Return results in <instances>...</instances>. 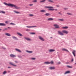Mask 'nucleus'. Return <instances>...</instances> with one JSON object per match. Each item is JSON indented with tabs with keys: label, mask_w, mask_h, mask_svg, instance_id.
<instances>
[{
	"label": "nucleus",
	"mask_w": 76,
	"mask_h": 76,
	"mask_svg": "<svg viewBox=\"0 0 76 76\" xmlns=\"http://www.w3.org/2000/svg\"><path fill=\"white\" fill-rule=\"evenodd\" d=\"M45 64H50V63L49 62H48V61L45 62Z\"/></svg>",
	"instance_id": "nucleus-25"
},
{
	"label": "nucleus",
	"mask_w": 76,
	"mask_h": 76,
	"mask_svg": "<svg viewBox=\"0 0 76 76\" xmlns=\"http://www.w3.org/2000/svg\"><path fill=\"white\" fill-rule=\"evenodd\" d=\"M7 30V28H5L4 29V30H3V31H4V30Z\"/></svg>",
	"instance_id": "nucleus-44"
},
{
	"label": "nucleus",
	"mask_w": 76,
	"mask_h": 76,
	"mask_svg": "<svg viewBox=\"0 0 76 76\" xmlns=\"http://www.w3.org/2000/svg\"><path fill=\"white\" fill-rule=\"evenodd\" d=\"M26 27L27 28H35V27H37V26H26Z\"/></svg>",
	"instance_id": "nucleus-9"
},
{
	"label": "nucleus",
	"mask_w": 76,
	"mask_h": 76,
	"mask_svg": "<svg viewBox=\"0 0 76 76\" xmlns=\"http://www.w3.org/2000/svg\"><path fill=\"white\" fill-rule=\"evenodd\" d=\"M59 20H60V21H64V19H59Z\"/></svg>",
	"instance_id": "nucleus-30"
},
{
	"label": "nucleus",
	"mask_w": 76,
	"mask_h": 76,
	"mask_svg": "<svg viewBox=\"0 0 76 76\" xmlns=\"http://www.w3.org/2000/svg\"><path fill=\"white\" fill-rule=\"evenodd\" d=\"M0 12V13H3L4 14H5V12L4 11H1Z\"/></svg>",
	"instance_id": "nucleus-26"
},
{
	"label": "nucleus",
	"mask_w": 76,
	"mask_h": 76,
	"mask_svg": "<svg viewBox=\"0 0 76 76\" xmlns=\"http://www.w3.org/2000/svg\"><path fill=\"white\" fill-rule=\"evenodd\" d=\"M7 73V72L6 71H4L3 73V75H5V74H6V73Z\"/></svg>",
	"instance_id": "nucleus-32"
},
{
	"label": "nucleus",
	"mask_w": 76,
	"mask_h": 76,
	"mask_svg": "<svg viewBox=\"0 0 76 76\" xmlns=\"http://www.w3.org/2000/svg\"><path fill=\"white\" fill-rule=\"evenodd\" d=\"M66 67H68V68H72V66H69V65L67 66Z\"/></svg>",
	"instance_id": "nucleus-28"
},
{
	"label": "nucleus",
	"mask_w": 76,
	"mask_h": 76,
	"mask_svg": "<svg viewBox=\"0 0 76 76\" xmlns=\"http://www.w3.org/2000/svg\"><path fill=\"white\" fill-rule=\"evenodd\" d=\"M75 64H76V63H75Z\"/></svg>",
	"instance_id": "nucleus-57"
},
{
	"label": "nucleus",
	"mask_w": 76,
	"mask_h": 76,
	"mask_svg": "<svg viewBox=\"0 0 76 76\" xmlns=\"http://www.w3.org/2000/svg\"><path fill=\"white\" fill-rule=\"evenodd\" d=\"M62 51H67L68 52H69V51H68L65 48H63L62 49Z\"/></svg>",
	"instance_id": "nucleus-23"
},
{
	"label": "nucleus",
	"mask_w": 76,
	"mask_h": 76,
	"mask_svg": "<svg viewBox=\"0 0 76 76\" xmlns=\"http://www.w3.org/2000/svg\"><path fill=\"white\" fill-rule=\"evenodd\" d=\"M39 38L42 41H44V38H43L42 37H41L39 36Z\"/></svg>",
	"instance_id": "nucleus-6"
},
{
	"label": "nucleus",
	"mask_w": 76,
	"mask_h": 76,
	"mask_svg": "<svg viewBox=\"0 0 76 76\" xmlns=\"http://www.w3.org/2000/svg\"><path fill=\"white\" fill-rule=\"evenodd\" d=\"M70 73V71H67L64 74V75H66L67 74V73Z\"/></svg>",
	"instance_id": "nucleus-24"
},
{
	"label": "nucleus",
	"mask_w": 76,
	"mask_h": 76,
	"mask_svg": "<svg viewBox=\"0 0 76 76\" xmlns=\"http://www.w3.org/2000/svg\"><path fill=\"white\" fill-rule=\"evenodd\" d=\"M25 39H26L27 40V41H31V39L29 38L25 37Z\"/></svg>",
	"instance_id": "nucleus-20"
},
{
	"label": "nucleus",
	"mask_w": 76,
	"mask_h": 76,
	"mask_svg": "<svg viewBox=\"0 0 76 76\" xmlns=\"http://www.w3.org/2000/svg\"><path fill=\"white\" fill-rule=\"evenodd\" d=\"M73 61V59H72V61Z\"/></svg>",
	"instance_id": "nucleus-52"
},
{
	"label": "nucleus",
	"mask_w": 76,
	"mask_h": 76,
	"mask_svg": "<svg viewBox=\"0 0 76 76\" xmlns=\"http://www.w3.org/2000/svg\"><path fill=\"white\" fill-rule=\"evenodd\" d=\"M45 15L46 16H50V14L49 13H46L45 14Z\"/></svg>",
	"instance_id": "nucleus-27"
},
{
	"label": "nucleus",
	"mask_w": 76,
	"mask_h": 76,
	"mask_svg": "<svg viewBox=\"0 0 76 76\" xmlns=\"http://www.w3.org/2000/svg\"><path fill=\"white\" fill-rule=\"evenodd\" d=\"M14 12L15 13H16L18 14V13H20L19 12H18L17 11H14Z\"/></svg>",
	"instance_id": "nucleus-29"
},
{
	"label": "nucleus",
	"mask_w": 76,
	"mask_h": 76,
	"mask_svg": "<svg viewBox=\"0 0 76 76\" xmlns=\"http://www.w3.org/2000/svg\"><path fill=\"white\" fill-rule=\"evenodd\" d=\"M4 49L5 50L6 49V48H4Z\"/></svg>",
	"instance_id": "nucleus-56"
},
{
	"label": "nucleus",
	"mask_w": 76,
	"mask_h": 76,
	"mask_svg": "<svg viewBox=\"0 0 76 76\" xmlns=\"http://www.w3.org/2000/svg\"><path fill=\"white\" fill-rule=\"evenodd\" d=\"M30 34H35V33H31Z\"/></svg>",
	"instance_id": "nucleus-40"
},
{
	"label": "nucleus",
	"mask_w": 76,
	"mask_h": 76,
	"mask_svg": "<svg viewBox=\"0 0 76 76\" xmlns=\"http://www.w3.org/2000/svg\"><path fill=\"white\" fill-rule=\"evenodd\" d=\"M53 38V37H50V38Z\"/></svg>",
	"instance_id": "nucleus-54"
},
{
	"label": "nucleus",
	"mask_w": 76,
	"mask_h": 76,
	"mask_svg": "<svg viewBox=\"0 0 76 76\" xmlns=\"http://www.w3.org/2000/svg\"><path fill=\"white\" fill-rule=\"evenodd\" d=\"M44 1H45V0H42V1H40V2H44Z\"/></svg>",
	"instance_id": "nucleus-38"
},
{
	"label": "nucleus",
	"mask_w": 76,
	"mask_h": 76,
	"mask_svg": "<svg viewBox=\"0 0 76 76\" xmlns=\"http://www.w3.org/2000/svg\"><path fill=\"white\" fill-rule=\"evenodd\" d=\"M55 51V50L54 49H50L49 50V52H53Z\"/></svg>",
	"instance_id": "nucleus-17"
},
{
	"label": "nucleus",
	"mask_w": 76,
	"mask_h": 76,
	"mask_svg": "<svg viewBox=\"0 0 76 76\" xmlns=\"http://www.w3.org/2000/svg\"><path fill=\"white\" fill-rule=\"evenodd\" d=\"M53 26H55V28H59V26L57 24H54Z\"/></svg>",
	"instance_id": "nucleus-7"
},
{
	"label": "nucleus",
	"mask_w": 76,
	"mask_h": 76,
	"mask_svg": "<svg viewBox=\"0 0 76 76\" xmlns=\"http://www.w3.org/2000/svg\"><path fill=\"white\" fill-rule=\"evenodd\" d=\"M72 54H73L74 57H75V53H76V51H75V50H73V51H72Z\"/></svg>",
	"instance_id": "nucleus-18"
},
{
	"label": "nucleus",
	"mask_w": 76,
	"mask_h": 76,
	"mask_svg": "<svg viewBox=\"0 0 76 76\" xmlns=\"http://www.w3.org/2000/svg\"><path fill=\"white\" fill-rule=\"evenodd\" d=\"M29 16H34V15L32 14H30L29 15Z\"/></svg>",
	"instance_id": "nucleus-39"
},
{
	"label": "nucleus",
	"mask_w": 76,
	"mask_h": 76,
	"mask_svg": "<svg viewBox=\"0 0 76 76\" xmlns=\"http://www.w3.org/2000/svg\"><path fill=\"white\" fill-rule=\"evenodd\" d=\"M27 52H28V53H32V51H26Z\"/></svg>",
	"instance_id": "nucleus-33"
},
{
	"label": "nucleus",
	"mask_w": 76,
	"mask_h": 76,
	"mask_svg": "<svg viewBox=\"0 0 76 76\" xmlns=\"http://www.w3.org/2000/svg\"><path fill=\"white\" fill-rule=\"evenodd\" d=\"M49 69L50 70H54L56 69V67L55 66H51L49 67Z\"/></svg>",
	"instance_id": "nucleus-5"
},
{
	"label": "nucleus",
	"mask_w": 76,
	"mask_h": 76,
	"mask_svg": "<svg viewBox=\"0 0 76 76\" xmlns=\"http://www.w3.org/2000/svg\"><path fill=\"white\" fill-rule=\"evenodd\" d=\"M56 6L57 7H59V6L58 5H57Z\"/></svg>",
	"instance_id": "nucleus-51"
},
{
	"label": "nucleus",
	"mask_w": 76,
	"mask_h": 76,
	"mask_svg": "<svg viewBox=\"0 0 76 76\" xmlns=\"http://www.w3.org/2000/svg\"><path fill=\"white\" fill-rule=\"evenodd\" d=\"M8 69H10V68H11V67H8Z\"/></svg>",
	"instance_id": "nucleus-50"
},
{
	"label": "nucleus",
	"mask_w": 76,
	"mask_h": 76,
	"mask_svg": "<svg viewBox=\"0 0 76 76\" xmlns=\"http://www.w3.org/2000/svg\"><path fill=\"white\" fill-rule=\"evenodd\" d=\"M48 1L49 2H50V3H54V1H52L51 0H48Z\"/></svg>",
	"instance_id": "nucleus-22"
},
{
	"label": "nucleus",
	"mask_w": 76,
	"mask_h": 76,
	"mask_svg": "<svg viewBox=\"0 0 76 76\" xmlns=\"http://www.w3.org/2000/svg\"><path fill=\"white\" fill-rule=\"evenodd\" d=\"M8 28L9 29H10V27H8Z\"/></svg>",
	"instance_id": "nucleus-53"
},
{
	"label": "nucleus",
	"mask_w": 76,
	"mask_h": 76,
	"mask_svg": "<svg viewBox=\"0 0 76 76\" xmlns=\"http://www.w3.org/2000/svg\"><path fill=\"white\" fill-rule=\"evenodd\" d=\"M29 5V6H33V4H30Z\"/></svg>",
	"instance_id": "nucleus-45"
},
{
	"label": "nucleus",
	"mask_w": 76,
	"mask_h": 76,
	"mask_svg": "<svg viewBox=\"0 0 76 76\" xmlns=\"http://www.w3.org/2000/svg\"><path fill=\"white\" fill-rule=\"evenodd\" d=\"M31 59L32 60H35V58H31Z\"/></svg>",
	"instance_id": "nucleus-41"
},
{
	"label": "nucleus",
	"mask_w": 76,
	"mask_h": 76,
	"mask_svg": "<svg viewBox=\"0 0 76 76\" xmlns=\"http://www.w3.org/2000/svg\"><path fill=\"white\" fill-rule=\"evenodd\" d=\"M58 14H59L60 15H61V12H58Z\"/></svg>",
	"instance_id": "nucleus-48"
},
{
	"label": "nucleus",
	"mask_w": 76,
	"mask_h": 76,
	"mask_svg": "<svg viewBox=\"0 0 76 76\" xmlns=\"http://www.w3.org/2000/svg\"><path fill=\"white\" fill-rule=\"evenodd\" d=\"M58 34H59L60 35L63 36L64 35V34H63L62 32L60 31H58Z\"/></svg>",
	"instance_id": "nucleus-3"
},
{
	"label": "nucleus",
	"mask_w": 76,
	"mask_h": 76,
	"mask_svg": "<svg viewBox=\"0 0 76 76\" xmlns=\"http://www.w3.org/2000/svg\"><path fill=\"white\" fill-rule=\"evenodd\" d=\"M26 31H30V30L28 29H27L26 30Z\"/></svg>",
	"instance_id": "nucleus-42"
},
{
	"label": "nucleus",
	"mask_w": 76,
	"mask_h": 76,
	"mask_svg": "<svg viewBox=\"0 0 76 76\" xmlns=\"http://www.w3.org/2000/svg\"><path fill=\"white\" fill-rule=\"evenodd\" d=\"M17 34L18 35H19V36H20V37H22L23 36V35H22V34H20L19 32L17 33Z\"/></svg>",
	"instance_id": "nucleus-12"
},
{
	"label": "nucleus",
	"mask_w": 76,
	"mask_h": 76,
	"mask_svg": "<svg viewBox=\"0 0 76 76\" xmlns=\"http://www.w3.org/2000/svg\"><path fill=\"white\" fill-rule=\"evenodd\" d=\"M64 10H68V8H64Z\"/></svg>",
	"instance_id": "nucleus-36"
},
{
	"label": "nucleus",
	"mask_w": 76,
	"mask_h": 76,
	"mask_svg": "<svg viewBox=\"0 0 76 76\" xmlns=\"http://www.w3.org/2000/svg\"><path fill=\"white\" fill-rule=\"evenodd\" d=\"M62 29H68V27L67 26H65L63 27H62Z\"/></svg>",
	"instance_id": "nucleus-10"
},
{
	"label": "nucleus",
	"mask_w": 76,
	"mask_h": 76,
	"mask_svg": "<svg viewBox=\"0 0 76 76\" xmlns=\"http://www.w3.org/2000/svg\"><path fill=\"white\" fill-rule=\"evenodd\" d=\"M15 50L17 51H18V52H20V53H21V51L19 50L18 49H15Z\"/></svg>",
	"instance_id": "nucleus-21"
},
{
	"label": "nucleus",
	"mask_w": 76,
	"mask_h": 76,
	"mask_svg": "<svg viewBox=\"0 0 76 76\" xmlns=\"http://www.w3.org/2000/svg\"><path fill=\"white\" fill-rule=\"evenodd\" d=\"M6 25L4 23H0V26H6Z\"/></svg>",
	"instance_id": "nucleus-14"
},
{
	"label": "nucleus",
	"mask_w": 76,
	"mask_h": 76,
	"mask_svg": "<svg viewBox=\"0 0 76 76\" xmlns=\"http://www.w3.org/2000/svg\"><path fill=\"white\" fill-rule=\"evenodd\" d=\"M62 32H63V33H64V34H68V31L65 30H62Z\"/></svg>",
	"instance_id": "nucleus-4"
},
{
	"label": "nucleus",
	"mask_w": 76,
	"mask_h": 76,
	"mask_svg": "<svg viewBox=\"0 0 76 76\" xmlns=\"http://www.w3.org/2000/svg\"><path fill=\"white\" fill-rule=\"evenodd\" d=\"M60 63H60V62H59L57 63L58 64H60Z\"/></svg>",
	"instance_id": "nucleus-46"
},
{
	"label": "nucleus",
	"mask_w": 76,
	"mask_h": 76,
	"mask_svg": "<svg viewBox=\"0 0 76 76\" xmlns=\"http://www.w3.org/2000/svg\"><path fill=\"white\" fill-rule=\"evenodd\" d=\"M54 10H55V11H57V9H54Z\"/></svg>",
	"instance_id": "nucleus-49"
},
{
	"label": "nucleus",
	"mask_w": 76,
	"mask_h": 76,
	"mask_svg": "<svg viewBox=\"0 0 76 76\" xmlns=\"http://www.w3.org/2000/svg\"><path fill=\"white\" fill-rule=\"evenodd\" d=\"M48 20H53L54 19L52 18H49L48 19Z\"/></svg>",
	"instance_id": "nucleus-15"
},
{
	"label": "nucleus",
	"mask_w": 76,
	"mask_h": 76,
	"mask_svg": "<svg viewBox=\"0 0 76 76\" xmlns=\"http://www.w3.org/2000/svg\"><path fill=\"white\" fill-rule=\"evenodd\" d=\"M5 23H7V24L9 23V21H5Z\"/></svg>",
	"instance_id": "nucleus-35"
},
{
	"label": "nucleus",
	"mask_w": 76,
	"mask_h": 76,
	"mask_svg": "<svg viewBox=\"0 0 76 76\" xmlns=\"http://www.w3.org/2000/svg\"><path fill=\"white\" fill-rule=\"evenodd\" d=\"M45 8H48L49 10H54V9L51 8H53V7H45Z\"/></svg>",
	"instance_id": "nucleus-2"
},
{
	"label": "nucleus",
	"mask_w": 76,
	"mask_h": 76,
	"mask_svg": "<svg viewBox=\"0 0 76 76\" xmlns=\"http://www.w3.org/2000/svg\"><path fill=\"white\" fill-rule=\"evenodd\" d=\"M15 63H18V62L16 61H15Z\"/></svg>",
	"instance_id": "nucleus-47"
},
{
	"label": "nucleus",
	"mask_w": 76,
	"mask_h": 76,
	"mask_svg": "<svg viewBox=\"0 0 76 76\" xmlns=\"http://www.w3.org/2000/svg\"><path fill=\"white\" fill-rule=\"evenodd\" d=\"M10 57H12V58H14V57H16V55H13V54H11L10 55Z\"/></svg>",
	"instance_id": "nucleus-8"
},
{
	"label": "nucleus",
	"mask_w": 76,
	"mask_h": 76,
	"mask_svg": "<svg viewBox=\"0 0 76 76\" xmlns=\"http://www.w3.org/2000/svg\"><path fill=\"white\" fill-rule=\"evenodd\" d=\"M67 15H73L72 13H67Z\"/></svg>",
	"instance_id": "nucleus-31"
},
{
	"label": "nucleus",
	"mask_w": 76,
	"mask_h": 76,
	"mask_svg": "<svg viewBox=\"0 0 76 76\" xmlns=\"http://www.w3.org/2000/svg\"><path fill=\"white\" fill-rule=\"evenodd\" d=\"M10 25H15V24L14 23H10Z\"/></svg>",
	"instance_id": "nucleus-37"
},
{
	"label": "nucleus",
	"mask_w": 76,
	"mask_h": 76,
	"mask_svg": "<svg viewBox=\"0 0 76 76\" xmlns=\"http://www.w3.org/2000/svg\"><path fill=\"white\" fill-rule=\"evenodd\" d=\"M5 35H6L8 36V37H10L11 36V35L10 34H9V33H6L5 34Z\"/></svg>",
	"instance_id": "nucleus-16"
},
{
	"label": "nucleus",
	"mask_w": 76,
	"mask_h": 76,
	"mask_svg": "<svg viewBox=\"0 0 76 76\" xmlns=\"http://www.w3.org/2000/svg\"><path fill=\"white\" fill-rule=\"evenodd\" d=\"M1 30V29H0V31Z\"/></svg>",
	"instance_id": "nucleus-55"
},
{
	"label": "nucleus",
	"mask_w": 76,
	"mask_h": 76,
	"mask_svg": "<svg viewBox=\"0 0 76 76\" xmlns=\"http://www.w3.org/2000/svg\"><path fill=\"white\" fill-rule=\"evenodd\" d=\"M50 64H53V63H54V62L53 61H51V62H50Z\"/></svg>",
	"instance_id": "nucleus-34"
},
{
	"label": "nucleus",
	"mask_w": 76,
	"mask_h": 76,
	"mask_svg": "<svg viewBox=\"0 0 76 76\" xmlns=\"http://www.w3.org/2000/svg\"><path fill=\"white\" fill-rule=\"evenodd\" d=\"M4 4L6 6H10V7H14L15 9H19V8L18 7V6L16 5L12 4L9 3L8 4L7 3L4 2Z\"/></svg>",
	"instance_id": "nucleus-1"
},
{
	"label": "nucleus",
	"mask_w": 76,
	"mask_h": 76,
	"mask_svg": "<svg viewBox=\"0 0 76 76\" xmlns=\"http://www.w3.org/2000/svg\"><path fill=\"white\" fill-rule=\"evenodd\" d=\"M46 12V11L44 10H40V12L42 13L43 12Z\"/></svg>",
	"instance_id": "nucleus-13"
},
{
	"label": "nucleus",
	"mask_w": 76,
	"mask_h": 76,
	"mask_svg": "<svg viewBox=\"0 0 76 76\" xmlns=\"http://www.w3.org/2000/svg\"><path fill=\"white\" fill-rule=\"evenodd\" d=\"M37 0H35L33 1V2H37Z\"/></svg>",
	"instance_id": "nucleus-43"
},
{
	"label": "nucleus",
	"mask_w": 76,
	"mask_h": 76,
	"mask_svg": "<svg viewBox=\"0 0 76 76\" xmlns=\"http://www.w3.org/2000/svg\"><path fill=\"white\" fill-rule=\"evenodd\" d=\"M10 64H11V65H12V66H17L16 65H15V64H13L12 62H10Z\"/></svg>",
	"instance_id": "nucleus-19"
},
{
	"label": "nucleus",
	"mask_w": 76,
	"mask_h": 76,
	"mask_svg": "<svg viewBox=\"0 0 76 76\" xmlns=\"http://www.w3.org/2000/svg\"><path fill=\"white\" fill-rule=\"evenodd\" d=\"M12 38L14 39H15L16 40H18V38L15 36H12Z\"/></svg>",
	"instance_id": "nucleus-11"
}]
</instances>
